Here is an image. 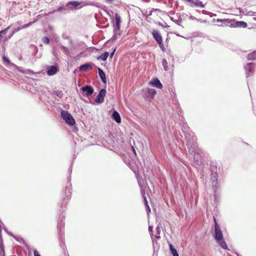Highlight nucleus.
Wrapping results in <instances>:
<instances>
[{
    "label": "nucleus",
    "instance_id": "obj_1",
    "mask_svg": "<svg viewBox=\"0 0 256 256\" xmlns=\"http://www.w3.org/2000/svg\"><path fill=\"white\" fill-rule=\"evenodd\" d=\"M214 232L213 233V238L214 240L224 250H229L224 240L223 233L214 216Z\"/></svg>",
    "mask_w": 256,
    "mask_h": 256
},
{
    "label": "nucleus",
    "instance_id": "obj_2",
    "mask_svg": "<svg viewBox=\"0 0 256 256\" xmlns=\"http://www.w3.org/2000/svg\"><path fill=\"white\" fill-rule=\"evenodd\" d=\"M74 162H72V163L70 164V166L68 170L69 172V176H68V182L66 184L65 190H64V197L62 198V206L63 205L66 206V203H67L70 199L71 198V194H72V184L70 183L71 180V173L72 172V166Z\"/></svg>",
    "mask_w": 256,
    "mask_h": 256
},
{
    "label": "nucleus",
    "instance_id": "obj_3",
    "mask_svg": "<svg viewBox=\"0 0 256 256\" xmlns=\"http://www.w3.org/2000/svg\"><path fill=\"white\" fill-rule=\"evenodd\" d=\"M216 22H222L225 26L231 28H246L248 26V24L246 22L244 21H238L235 20L218 18Z\"/></svg>",
    "mask_w": 256,
    "mask_h": 256
},
{
    "label": "nucleus",
    "instance_id": "obj_4",
    "mask_svg": "<svg viewBox=\"0 0 256 256\" xmlns=\"http://www.w3.org/2000/svg\"><path fill=\"white\" fill-rule=\"evenodd\" d=\"M68 202L67 203H66V206L63 205L62 206H61L62 209V212H64L63 208H66V204H68ZM62 206V204L61 205ZM64 216L62 214V213L58 219V238L60 240V242H62V234H64Z\"/></svg>",
    "mask_w": 256,
    "mask_h": 256
},
{
    "label": "nucleus",
    "instance_id": "obj_5",
    "mask_svg": "<svg viewBox=\"0 0 256 256\" xmlns=\"http://www.w3.org/2000/svg\"><path fill=\"white\" fill-rule=\"evenodd\" d=\"M62 118L70 126H73L76 124V120L72 114L67 110H62L60 112Z\"/></svg>",
    "mask_w": 256,
    "mask_h": 256
},
{
    "label": "nucleus",
    "instance_id": "obj_6",
    "mask_svg": "<svg viewBox=\"0 0 256 256\" xmlns=\"http://www.w3.org/2000/svg\"><path fill=\"white\" fill-rule=\"evenodd\" d=\"M218 172H211V180H212V188L214 190V196L216 200V191L219 188V186L218 184Z\"/></svg>",
    "mask_w": 256,
    "mask_h": 256
},
{
    "label": "nucleus",
    "instance_id": "obj_7",
    "mask_svg": "<svg viewBox=\"0 0 256 256\" xmlns=\"http://www.w3.org/2000/svg\"><path fill=\"white\" fill-rule=\"evenodd\" d=\"M82 3V2H78L77 0H71L66 3V6H68V10H74L81 8L85 6H87L86 4L81 5Z\"/></svg>",
    "mask_w": 256,
    "mask_h": 256
},
{
    "label": "nucleus",
    "instance_id": "obj_8",
    "mask_svg": "<svg viewBox=\"0 0 256 256\" xmlns=\"http://www.w3.org/2000/svg\"><path fill=\"white\" fill-rule=\"evenodd\" d=\"M111 22L113 29L120 30L122 19L119 14L115 13L114 18H111Z\"/></svg>",
    "mask_w": 256,
    "mask_h": 256
},
{
    "label": "nucleus",
    "instance_id": "obj_9",
    "mask_svg": "<svg viewBox=\"0 0 256 256\" xmlns=\"http://www.w3.org/2000/svg\"><path fill=\"white\" fill-rule=\"evenodd\" d=\"M256 64L253 62H248L244 66V70L246 78L253 76L254 74V68Z\"/></svg>",
    "mask_w": 256,
    "mask_h": 256
},
{
    "label": "nucleus",
    "instance_id": "obj_10",
    "mask_svg": "<svg viewBox=\"0 0 256 256\" xmlns=\"http://www.w3.org/2000/svg\"><path fill=\"white\" fill-rule=\"evenodd\" d=\"M80 91L83 92L84 96L89 98L94 94V89L91 86L84 85L80 88Z\"/></svg>",
    "mask_w": 256,
    "mask_h": 256
},
{
    "label": "nucleus",
    "instance_id": "obj_11",
    "mask_svg": "<svg viewBox=\"0 0 256 256\" xmlns=\"http://www.w3.org/2000/svg\"><path fill=\"white\" fill-rule=\"evenodd\" d=\"M186 145L190 153L192 152L197 148V144L196 142V138L193 136L192 138L186 142Z\"/></svg>",
    "mask_w": 256,
    "mask_h": 256
},
{
    "label": "nucleus",
    "instance_id": "obj_12",
    "mask_svg": "<svg viewBox=\"0 0 256 256\" xmlns=\"http://www.w3.org/2000/svg\"><path fill=\"white\" fill-rule=\"evenodd\" d=\"M197 149L192 154L190 153L194 158V162L196 167L200 166L203 164V162L200 155L196 152Z\"/></svg>",
    "mask_w": 256,
    "mask_h": 256
},
{
    "label": "nucleus",
    "instance_id": "obj_13",
    "mask_svg": "<svg viewBox=\"0 0 256 256\" xmlns=\"http://www.w3.org/2000/svg\"><path fill=\"white\" fill-rule=\"evenodd\" d=\"M106 90L105 88L101 89L99 91L98 94L94 100L95 102L98 104H102L104 100V98L106 96Z\"/></svg>",
    "mask_w": 256,
    "mask_h": 256
},
{
    "label": "nucleus",
    "instance_id": "obj_14",
    "mask_svg": "<svg viewBox=\"0 0 256 256\" xmlns=\"http://www.w3.org/2000/svg\"><path fill=\"white\" fill-rule=\"evenodd\" d=\"M59 70V67L57 64L52 66H48L46 68V73L48 76H52L56 74Z\"/></svg>",
    "mask_w": 256,
    "mask_h": 256
},
{
    "label": "nucleus",
    "instance_id": "obj_15",
    "mask_svg": "<svg viewBox=\"0 0 256 256\" xmlns=\"http://www.w3.org/2000/svg\"><path fill=\"white\" fill-rule=\"evenodd\" d=\"M94 67H96L94 64L90 62H86L80 65L78 67L80 71L87 72L92 70Z\"/></svg>",
    "mask_w": 256,
    "mask_h": 256
},
{
    "label": "nucleus",
    "instance_id": "obj_16",
    "mask_svg": "<svg viewBox=\"0 0 256 256\" xmlns=\"http://www.w3.org/2000/svg\"><path fill=\"white\" fill-rule=\"evenodd\" d=\"M150 84L154 87L158 88H162V84L160 82V80L156 78H154L150 82Z\"/></svg>",
    "mask_w": 256,
    "mask_h": 256
},
{
    "label": "nucleus",
    "instance_id": "obj_17",
    "mask_svg": "<svg viewBox=\"0 0 256 256\" xmlns=\"http://www.w3.org/2000/svg\"><path fill=\"white\" fill-rule=\"evenodd\" d=\"M152 34L156 42H158L162 40V36L160 32L158 30H154L152 32Z\"/></svg>",
    "mask_w": 256,
    "mask_h": 256
},
{
    "label": "nucleus",
    "instance_id": "obj_18",
    "mask_svg": "<svg viewBox=\"0 0 256 256\" xmlns=\"http://www.w3.org/2000/svg\"><path fill=\"white\" fill-rule=\"evenodd\" d=\"M96 68L98 69V75L101 79L102 82L104 84H106V78L104 72L101 68H100L97 66Z\"/></svg>",
    "mask_w": 256,
    "mask_h": 256
},
{
    "label": "nucleus",
    "instance_id": "obj_19",
    "mask_svg": "<svg viewBox=\"0 0 256 256\" xmlns=\"http://www.w3.org/2000/svg\"><path fill=\"white\" fill-rule=\"evenodd\" d=\"M112 118L117 123H120L121 122V118L120 114L115 110L112 112Z\"/></svg>",
    "mask_w": 256,
    "mask_h": 256
},
{
    "label": "nucleus",
    "instance_id": "obj_20",
    "mask_svg": "<svg viewBox=\"0 0 256 256\" xmlns=\"http://www.w3.org/2000/svg\"><path fill=\"white\" fill-rule=\"evenodd\" d=\"M12 238L14 240H16L17 242H18L20 244H22L24 245L26 248L28 247V245L25 242L24 239L22 238L20 236H15L14 234L12 236Z\"/></svg>",
    "mask_w": 256,
    "mask_h": 256
},
{
    "label": "nucleus",
    "instance_id": "obj_21",
    "mask_svg": "<svg viewBox=\"0 0 256 256\" xmlns=\"http://www.w3.org/2000/svg\"><path fill=\"white\" fill-rule=\"evenodd\" d=\"M2 60L4 64L7 66H10V68H12L13 64H14V63L10 62L8 58L6 56H2Z\"/></svg>",
    "mask_w": 256,
    "mask_h": 256
},
{
    "label": "nucleus",
    "instance_id": "obj_22",
    "mask_svg": "<svg viewBox=\"0 0 256 256\" xmlns=\"http://www.w3.org/2000/svg\"><path fill=\"white\" fill-rule=\"evenodd\" d=\"M146 91L148 96L150 98H153L156 94V90L154 88H148Z\"/></svg>",
    "mask_w": 256,
    "mask_h": 256
},
{
    "label": "nucleus",
    "instance_id": "obj_23",
    "mask_svg": "<svg viewBox=\"0 0 256 256\" xmlns=\"http://www.w3.org/2000/svg\"><path fill=\"white\" fill-rule=\"evenodd\" d=\"M120 30L113 29V36H112V38L110 39L109 40H107L105 44H108L110 41L113 42V41L116 40L117 38V36H116L117 35L120 34V32H117L118 31H120Z\"/></svg>",
    "mask_w": 256,
    "mask_h": 256
},
{
    "label": "nucleus",
    "instance_id": "obj_24",
    "mask_svg": "<svg viewBox=\"0 0 256 256\" xmlns=\"http://www.w3.org/2000/svg\"><path fill=\"white\" fill-rule=\"evenodd\" d=\"M246 58L248 60H256V50L248 53L247 54Z\"/></svg>",
    "mask_w": 256,
    "mask_h": 256
},
{
    "label": "nucleus",
    "instance_id": "obj_25",
    "mask_svg": "<svg viewBox=\"0 0 256 256\" xmlns=\"http://www.w3.org/2000/svg\"><path fill=\"white\" fill-rule=\"evenodd\" d=\"M169 248L172 256H179L178 250L172 244H169Z\"/></svg>",
    "mask_w": 256,
    "mask_h": 256
},
{
    "label": "nucleus",
    "instance_id": "obj_26",
    "mask_svg": "<svg viewBox=\"0 0 256 256\" xmlns=\"http://www.w3.org/2000/svg\"><path fill=\"white\" fill-rule=\"evenodd\" d=\"M109 56V52H105L98 56L97 58L98 60H101L103 61H106Z\"/></svg>",
    "mask_w": 256,
    "mask_h": 256
},
{
    "label": "nucleus",
    "instance_id": "obj_27",
    "mask_svg": "<svg viewBox=\"0 0 256 256\" xmlns=\"http://www.w3.org/2000/svg\"><path fill=\"white\" fill-rule=\"evenodd\" d=\"M12 68H13L14 70H16L18 72H20L22 74H26V70H24L22 67L18 66L16 65L15 64H13V66H12Z\"/></svg>",
    "mask_w": 256,
    "mask_h": 256
},
{
    "label": "nucleus",
    "instance_id": "obj_28",
    "mask_svg": "<svg viewBox=\"0 0 256 256\" xmlns=\"http://www.w3.org/2000/svg\"><path fill=\"white\" fill-rule=\"evenodd\" d=\"M194 6L200 8H204L205 6V4L200 0H193L192 6Z\"/></svg>",
    "mask_w": 256,
    "mask_h": 256
},
{
    "label": "nucleus",
    "instance_id": "obj_29",
    "mask_svg": "<svg viewBox=\"0 0 256 256\" xmlns=\"http://www.w3.org/2000/svg\"><path fill=\"white\" fill-rule=\"evenodd\" d=\"M13 24H10L6 28L0 30V39L2 40V38H3V35L6 34V32L10 29V28L13 26Z\"/></svg>",
    "mask_w": 256,
    "mask_h": 256
},
{
    "label": "nucleus",
    "instance_id": "obj_30",
    "mask_svg": "<svg viewBox=\"0 0 256 256\" xmlns=\"http://www.w3.org/2000/svg\"><path fill=\"white\" fill-rule=\"evenodd\" d=\"M210 170L211 172H217V165L216 163L215 162H211L210 164Z\"/></svg>",
    "mask_w": 256,
    "mask_h": 256
},
{
    "label": "nucleus",
    "instance_id": "obj_31",
    "mask_svg": "<svg viewBox=\"0 0 256 256\" xmlns=\"http://www.w3.org/2000/svg\"><path fill=\"white\" fill-rule=\"evenodd\" d=\"M20 30V28L18 27L16 28H14L12 32L8 35L7 37L5 38V40H8L10 39L16 32H19Z\"/></svg>",
    "mask_w": 256,
    "mask_h": 256
},
{
    "label": "nucleus",
    "instance_id": "obj_32",
    "mask_svg": "<svg viewBox=\"0 0 256 256\" xmlns=\"http://www.w3.org/2000/svg\"><path fill=\"white\" fill-rule=\"evenodd\" d=\"M162 65L164 67V70L165 71H168L170 70V68H169V66L168 65V62L166 60V58H163L162 60Z\"/></svg>",
    "mask_w": 256,
    "mask_h": 256
},
{
    "label": "nucleus",
    "instance_id": "obj_33",
    "mask_svg": "<svg viewBox=\"0 0 256 256\" xmlns=\"http://www.w3.org/2000/svg\"><path fill=\"white\" fill-rule=\"evenodd\" d=\"M52 94L54 96L62 98L64 94L62 90H56L53 92Z\"/></svg>",
    "mask_w": 256,
    "mask_h": 256
},
{
    "label": "nucleus",
    "instance_id": "obj_34",
    "mask_svg": "<svg viewBox=\"0 0 256 256\" xmlns=\"http://www.w3.org/2000/svg\"><path fill=\"white\" fill-rule=\"evenodd\" d=\"M31 48L32 50V56H33L32 58L33 60L38 52V48L36 46L33 45L31 46Z\"/></svg>",
    "mask_w": 256,
    "mask_h": 256
},
{
    "label": "nucleus",
    "instance_id": "obj_35",
    "mask_svg": "<svg viewBox=\"0 0 256 256\" xmlns=\"http://www.w3.org/2000/svg\"><path fill=\"white\" fill-rule=\"evenodd\" d=\"M144 206L146 207V212H147L148 214L150 212V208L148 206V202L146 200V196H144Z\"/></svg>",
    "mask_w": 256,
    "mask_h": 256
},
{
    "label": "nucleus",
    "instance_id": "obj_36",
    "mask_svg": "<svg viewBox=\"0 0 256 256\" xmlns=\"http://www.w3.org/2000/svg\"><path fill=\"white\" fill-rule=\"evenodd\" d=\"M59 46L63 50V52L67 56L70 54V51L65 46L60 44Z\"/></svg>",
    "mask_w": 256,
    "mask_h": 256
},
{
    "label": "nucleus",
    "instance_id": "obj_37",
    "mask_svg": "<svg viewBox=\"0 0 256 256\" xmlns=\"http://www.w3.org/2000/svg\"><path fill=\"white\" fill-rule=\"evenodd\" d=\"M170 20H172L173 22H175L176 24H177L178 26H181L182 21V18H180L178 20H174L173 17H170Z\"/></svg>",
    "mask_w": 256,
    "mask_h": 256
},
{
    "label": "nucleus",
    "instance_id": "obj_38",
    "mask_svg": "<svg viewBox=\"0 0 256 256\" xmlns=\"http://www.w3.org/2000/svg\"><path fill=\"white\" fill-rule=\"evenodd\" d=\"M184 134L186 142L188 140H190V139L192 138V136L191 134L188 132H184Z\"/></svg>",
    "mask_w": 256,
    "mask_h": 256
},
{
    "label": "nucleus",
    "instance_id": "obj_39",
    "mask_svg": "<svg viewBox=\"0 0 256 256\" xmlns=\"http://www.w3.org/2000/svg\"><path fill=\"white\" fill-rule=\"evenodd\" d=\"M66 10V8L64 6H59L56 9H55L56 12H62Z\"/></svg>",
    "mask_w": 256,
    "mask_h": 256
},
{
    "label": "nucleus",
    "instance_id": "obj_40",
    "mask_svg": "<svg viewBox=\"0 0 256 256\" xmlns=\"http://www.w3.org/2000/svg\"><path fill=\"white\" fill-rule=\"evenodd\" d=\"M32 24V22H28V24H24L22 26H20L18 27H19V28H20V30H21L22 29L26 28H28V26H31Z\"/></svg>",
    "mask_w": 256,
    "mask_h": 256
},
{
    "label": "nucleus",
    "instance_id": "obj_41",
    "mask_svg": "<svg viewBox=\"0 0 256 256\" xmlns=\"http://www.w3.org/2000/svg\"><path fill=\"white\" fill-rule=\"evenodd\" d=\"M158 44V46H160V48L162 52H164L166 50L163 44L162 40L160 41V42H157Z\"/></svg>",
    "mask_w": 256,
    "mask_h": 256
},
{
    "label": "nucleus",
    "instance_id": "obj_42",
    "mask_svg": "<svg viewBox=\"0 0 256 256\" xmlns=\"http://www.w3.org/2000/svg\"><path fill=\"white\" fill-rule=\"evenodd\" d=\"M86 4L88 5H90V6H96L98 8H99L100 7V4L98 3V2H90V3H87Z\"/></svg>",
    "mask_w": 256,
    "mask_h": 256
},
{
    "label": "nucleus",
    "instance_id": "obj_43",
    "mask_svg": "<svg viewBox=\"0 0 256 256\" xmlns=\"http://www.w3.org/2000/svg\"><path fill=\"white\" fill-rule=\"evenodd\" d=\"M59 240V241H60V246H61V248H62V249H64V248H65V244H64V234H62V242H60V240L58 238Z\"/></svg>",
    "mask_w": 256,
    "mask_h": 256
},
{
    "label": "nucleus",
    "instance_id": "obj_44",
    "mask_svg": "<svg viewBox=\"0 0 256 256\" xmlns=\"http://www.w3.org/2000/svg\"><path fill=\"white\" fill-rule=\"evenodd\" d=\"M43 42L46 44H49L50 42V39L48 36H44L43 38Z\"/></svg>",
    "mask_w": 256,
    "mask_h": 256
},
{
    "label": "nucleus",
    "instance_id": "obj_45",
    "mask_svg": "<svg viewBox=\"0 0 256 256\" xmlns=\"http://www.w3.org/2000/svg\"><path fill=\"white\" fill-rule=\"evenodd\" d=\"M176 94H174V98L173 102H175L176 105H177L178 106H180V103L178 102V99L176 97Z\"/></svg>",
    "mask_w": 256,
    "mask_h": 256
},
{
    "label": "nucleus",
    "instance_id": "obj_46",
    "mask_svg": "<svg viewBox=\"0 0 256 256\" xmlns=\"http://www.w3.org/2000/svg\"><path fill=\"white\" fill-rule=\"evenodd\" d=\"M4 230L8 235L12 237L14 236V234L12 232H9L6 227H4Z\"/></svg>",
    "mask_w": 256,
    "mask_h": 256
},
{
    "label": "nucleus",
    "instance_id": "obj_47",
    "mask_svg": "<svg viewBox=\"0 0 256 256\" xmlns=\"http://www.w3.org/2000/svg\"><path fill=\"white\" fill-rule=\"evenodd\" d=\"M116 48H112V52L110 54V56L111 58L113 57V56L116 51Z\"/></svg>",
    "mask_w": 256,
    "mask_h": 256
},
{
    "label": "nucleus",
    "instance_id": "obj_48",
    "mask_svg": "<svg viewBox=\"0 0 256 256\" xmlns=\"http://www.w3.org/2000/svg\"><path fill=\"white\" fill-rule=\"evenodd\" d=\"M152 245H153V248H154V254H153V256H158V254H157V253H156V247H155V245H154V240H152Z\"/></svg>",
    "mask_w": 256,
    "mask_h": 256
},
{
    "label": "nucleus",
    "instance_id": "obj_49",
    "mask_svg": "<svg viewBox=\"0 0 256 256\" xmlns=\"http://www.w3.org/2000/svg\"><path fill=\"white\" fill-rule=\"evenodd\" d=\"M106 11V12L110 17V18H112V14H114L113 11H112L111 10H107Z\"/></svg>",
    "mask_w": 256,
    "mask_h": 256
},
{
    "label": "nucleus",
    "instance_id": "obj_50",
    "mask_svg": "<svg viewBox=\"0 0 256 256\" xmlns=\"http://www.w3.org/2000/svg\"><path fill=\"white\" fill-rule=\"evenodd\" d=\"M26 74H34V72L33 70H30V69H26Z\"/></svg>",
    "mask_w": 256,
    "mask_h": 256
},
{
    "label": "nucleus",
    "instance_id": "obj_51",
    "mask_svg": "<svg viewBox=\"0 0 256 256\" xmlns=\"http://www.w3.org/2000/svg\"><path fill=\"white\" fill-rule=\"evenodd\" d=\"M100 8L105 12H106V10H108L107 7L104 5H101Z\"/></svg>",
    "mask_w": 256,
    "mask_h": 256
},
{
    "label": "nucleus",
    "instance_id": "obj_52",
    "mask_svg": "<svg viewBox=\"0 0 256 256\" xmlns=\"http://www.w3.org/2000/svg\"><path fill=\"white\" fill-rule=\"evenodd\" d=\"M158 26L162 27V28H168L169 27V26H168L166 22H165V24L166 26H164V24H162V23H161L160 22H158Z\"/></svg>",
    "mask_w": 256,
    "mask_h": 256
},
{
    "label": "nucleus",
    "instance_id": "obj_53",
    "mask_svg": "<svg viewBox=\"0 0 256 256\" xmlns=\"http://www.w3.org/2000/svg\"><path fill=\"white\" fill-rule=\"evenodd\" d=\"M148 230L150 232V233L151 235L152 238L153 234H152V226H148Z\"/></svg>",
    "mask_w": 256,
    "mask_h": 256
},
{
    "label": "nucleus",
    "instance_id": "obj_54",
    "mask_svg": "<svg viewBox=\"0 0 256 256\" xmlns=\"http://www.w3.org/2000/svg\"><path fill=\"white\" fill-rule=\"evenodd\" d=\"M160 224H158L156 227V231L158 234H160V228L159 226Z\"/></svg>",
    "mask_w": 256,
    "mask_h": 256
},
{
    "label": "nucleus",
    "instance_id": "obj_55",
    "mask_svg": "<svg viewBox=\"0 0 256 256\" xmlns=\"http://www.w3.org/2000/svg\"><path fill=\"white\" fill-rule=\"evenodd\" d=\"M34 256H41L36 249L34 250Z\"/></svg>",
    "mask_w": 256,
    "mask_h": 256
},
{
    "label": "nucleus",
    "instance_id": "obj_56",
    "mask_svg": "<svg viewBox=\"0 0 256 256\" xmlns=\"http://www.w3.org/2000/svg\"><path fill=\"white\" fill-rule=\"evenodd\" d=\"M62 37L64 39V40H68V39H70V36H66L65 34H62Z\"/></svg>",
    "mask_w": 256,
    "mask_h": 256
},
{
    "label": "nucleus",
    "instance_id": "obj_57",
    "mask_svg": "<svg viewBox=\"0 0 256 256\" xmlns=\"http://www.w3.org/2000/svg\"><path fill=\"white\" fill-rule=\"evenodd\" d=\"M4 250V246L3 242H0V250Z\"/></svg>",
    "mask_w": 256,
    "mask_h": 256
},
{
    "label": "nucleus",
    "instance_id": "obj_58",
    "mask_svg": "<svg viewBox=\"0 0 256 256\" xmlns=\"http://www.w3.org/2000/svg\"><path fill=\"white\" fill-rule=\"evenodd\" d=\"M0 256H5L4 250H0Z\"/></svg>",
    "mask_w": 256,
    "mask_h": 256
},
{
    "label": "nucleus",
    "instance_id": "obj_59",
    "mask_svg": "<svg viewBox=\"0 0 256 256\" xmlns=\"http://www.w3.org/2000/svg\"><path fill=\"white\" fill-rule=\"evenodd\" d=\"M190 20H196L198 21H200V20L194 17V16H190L189 18Z\"/></svg>",
    "mask_w": 256,
    "mask_h": 256
},
{
    "label": "nucleus",
    "instance_id": "obj_60",
    "mask_svg": "<svg viewBox=\"0 0 256 256\" xmlns=\"http://www.w3.org/2000/svg\"><path fill=\"white\" fill-rule=\"evenodd\" d=\"M132 148L133 153L135 154V156H136V150L134 148L133 146H132Z\"/></svg>",
    "mask_w": 256,
    "mask_h": 256
},
{
    "label": "nucleus",
    "instance_id": "obj_61",
    "mask_svg": "<svg viewBox=\"0 0 256 256\" xmlns=\"http://www.w3.org/2000/svg\"><path fill=\"white\" fill-rule=\"evenodd\" d=\"M238 9L239 10L240 13H241V14H244V10L242 8H238Z\"/></svg>",
    "mask_w": 256,
    "mask_h": 256
},
{
    "label": "nucleus",
    "instance_id": "obj_62",
    "mask_svg": "<svg viewBox=\"0 0 256 256\" xmlns=\"http://www.w3.org/2000/svg\"><path fill=\"white\" fill-rule=\"evenodd\" d=\"M188 2L190 3V6H192L193 0H186Z\"/></svg>",
    "mask_w": 256,
    "mask_h": 256
},
{
    "label": "nucleus",
    "instance_id": "obj_63",
    "mask_svg": "<svg viewBox=\"0 0 256 256\" xmlns=\"http://www.w3.org/2000/svg\"><path fill=\"white\" fill-rule=\"evenodd\" d=\"M69 40V43L72 46H73V44H74V43H73V41L72 39H70H70H68Z\"/></svg>",
    "mask_w": 256,
    "mask_h": 256
},
{
    "label": "nucleus",
    "instance_id": "obj_64",
    "mask_svg": "<svg viewBox=\"0 0 256 256\" xmlns=\"http://www.w3.org/2000/svg\"><path fill=\"white\" fill-rule=\"evenodd\" d=\"M202 13L203 14H208V13H210V12L206 10H202Z\"/></svg>",
    "mask_w": 256,
    "mask_h": 256
}]
</instances>
